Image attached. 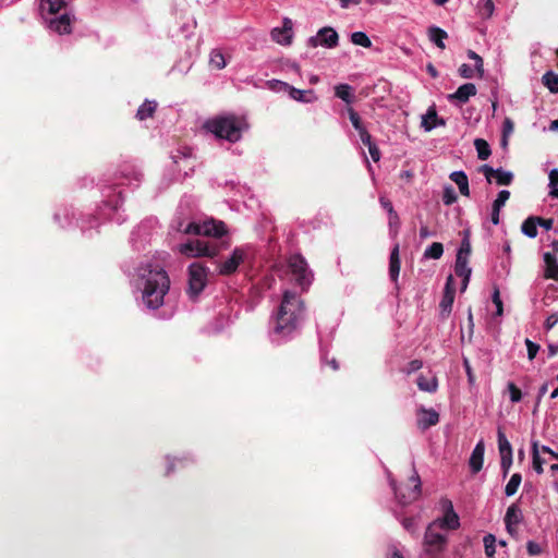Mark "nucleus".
<instances>
[{
	"instance_id": "43",
	"label": "nucleus",
	"mask_w": 558,
	"mask_h": 558,
	"mask_svg": "<svg viewBox=\"0 0 558 558\" xmlns=\"http://www.w3.org/2000/svg\"><path fill=\"white\" fill-rule=\"evenodd\" d=\"M507 388H508V391H509L510 401L512 403L520 402L521 399H522L521 390L511 381L508 383Z\"/></svg>"
},
{
	"instance_id": "19",
	"label": "nucleus",
	"mask_w": 558,
	"mask_h": 558,
	"mask_svg": "<svg viewBox=\"0 0 558 558\" xmlns=\"http://www.w3.org/2000/svg\"><path fill=\"white\" fill-rule=\"evenodd\" d=\"M439 422V414L434 409L420 408L417 410V427L426 430Z\"/></svg>"
},
{
	"instance_id": "29",
	"label": "nucleus",
	"mask_w": 558,
	"mask_h": 558,
	"mask_svg": "<svg viewBox=\"0 0 558 558\" xmlns=\"http://www.w3.org/2000/svg\"><path fill=\"white\" fill-rule=\"evenodd\" d=\"M454 272L458 277L470 280L472 269L469 267V259L457 256Z\"/></svg>"
},
{
	"instance_id": "21",
	"label": "nucleus",
	"mask_w": 558,
	"mask_h": 558,
	"mask_svg": "<svg viewBox=\"0 0 558 558\" xmlns=\"http://www.w3.org/2000/svg\"><path fill=\"white\" fill-rule=\"evenodd\" d=\"M484 452H485V444L483 440H480L475 445V447L471 453V457L469 459V466L473 474H475L482 470L483 463H484Z\"/></svg>"
},
{
	"instance_id": "61",
	"label": "nucleus",
	"mask_w": 558,
	"mask_h": 558,
	"mask_svg": "<svg viewBox=\"0 0 558 558\" xmlns=\"http://www.w3.org/2000/svg\"><path fill=\"white\" fill-rule=\"evenodd\" d=\"M537 226L543 227L546 230H550L554 226L553 219H543L541 217H536Z\"/></svg>"
},
{
	"instance_id": "56",
	"label": "nucleus",
	"mask_w": 558,
	"mask_h": 558,
	"mask_svg": "<svg viewBox=\"0 0 558 558\" xmlns=\"http://www.w3.org/2000/svg\"><path fill=\"white\" fill-rule=\"evenodd\" d=\"M463 366H464V369H465V373L468 376L469 384L473 385L475 383V376H474V373L472 371L471 364L468 359L463 360Z\"/></svg>"
},
{
	"instance_id": "54",
	"label": "nucleus",
	"mask_w": 558,
	"mask_h": 558,
	"mask_svg": "<svg viewBox=\"0 0 558 558\" xmlns=\"http://www.w3.org/2000/svg\"><path fill=\"white\" fill-rule=\"evenodd\" d=\"M545 277L548 279L558 280V263H556L549 267H546Z\"/></svg>"
},
{
	"instance_id": "32",
	"label": "nucleus",
	"mask_w": 558,
	"mask_h": 558,
	"mask_svg": "<svg viewBox=\"0 0 558 558\" xmlns=\"http://www.w3.org/2000/svg\"><path fill=\"white\" fill-rule=\"evenodd\" d=\"M521 231L524 235L530 239H534L537 236V221L536 217H529L525 219L521 226Z\"/></svg>"
},
{
	"instance_id": "44",
	"label": "nucleus",
	"mask_w": 558,
	"mask_h": 558,
	"mask_svg": "<svg viewBox=\"0 0 558 558\" xmlns=\"http://www.w3.org/2000/svg\"><path fill=\"white\" fill-rule=\"evenodd\" d=\"M468 57H469L470 59H472V60H474V61H475V70H476V72H477L478 76H480V77H482V76H483V74H484V68H483L484 65H483V59H482V57H481V56H478V54H477L475 51H473V50H469V51H468Z\"/></svg>"
},
{
	"instance_id": "40",
	"label": "nucleus",
	"mask_w": 558,
	"mask_h": 558,
	"mask_svg": "<svg viewBox=\"0 0 558 558\" xmlns=\"http://www.w3.org/2000/svg\"><path fill=\"white\" fill-rule=\"evenodd\" d=\"M458 199L457 193L451 185H447L444 187L442 192V202L445 205H452Z\"/></svg>"
},
{
	"instance_id": "28",
	"label": "nucleus",
	"mask_w": 558,
	"mask_h": 558,
	"mask_svg": "<svg viewBox=\"0 0 558 558\" xmlns=\"http://www.w3.org/2000/svg\"><path fill=\"white\" fill-rule=\"evenodd\" d=\"M417 387L422 391L435 392L438 388V380L436 376L425 377L420 375L417 377Z\"/></svg>"
},
{
	"instance_id": "25",
	"label": "nucleus",
	"mask_w": 558,
	"mask_h": 558,
	"mask_svg": "<svg viewBox=\"0 0 558 558\" xmlns=\"http://www.w3.org/2000/svg\"><path fill=\"white\" fill-rule=\"evenodd\" d=\"M65 5L64 0H40L39 10L43 16L58 13Z\"/></svg>"
},
{
	"instance_id": "41",
	"label": "nucleus",
	"mask_w": 558,
	"mask_h": 558,
	"mask_svg": "<svg viewBox=\"0 0 558 558\" xmlns=\"http://www.w3.org/2000/svg\"><path fill=\"white\" fill-rule=\"evenodd\" d=\"M470 253H471V243H470L468 233H465L464 238L462 239V242H461V245H460L457 256H461L462 258L469 259Z\"/></svg>"
},
{
	"instance_id": "8",
	"label": "nucleus",
	"mask_w": 558,
	"mask_h": 558,
	"mask_svg": "<svg viewBox=\"0 0 558 558\" xmlns=\"http://www.w3.org/2000/svg\"><path fill=\"white\" fill-rule=\"evenodd\" d=\"M269 85H270L271 89H274L276 92L288 93V95L291 99L296 100L299 102L308 104V102H313L314 100H316V96L314 94V90H312V89H308V90L299 89V88H295V87L289 85L286 82L278 81V80L269 81Z\"/></svg>"
},
{
	"instance_id": "6",
	"label": "nucleus",
	"mask_w": 558,
	"mask_h": 558,
	"mask_svg": "<svg viewBox=\"0 0 558 558\" xmlns=\"http://www.w3.org/2000/svg\"><path fill=\"white\" fill-rule=\"evenodd\" d=\"M208 269L199 263L189 266V289L191 298H196L204 290L207 283Z\"/></svg>"
},
{
	"instance_id": "38",
	"label": "nucleus",
	"mask_w": 558,
	"mask_h": 558,
	"mask_svg": "<svg viewBox=\"0 0 558 558\" xmlns=\"http://www.w3.org/2000/svg\"><path fill=\"white\" fill-rule=\"evenodd\" d=\"M348 114L353 128L359 133V135L362 134V132L367 131L364 124L362 123L360 116L353 108L348 109Z\"/></svg>"
},
{
	"instance_id": "58",
	"label": "nucleus",
	"mask_w": 558,
	"mask_h": 558,
	"mask_svg": "<svg viewBox=\"0 0 558 558\" xmlns=\"http://www.w3.org/2000/svg\"><path fill=\"white\" fill-rule=\"evenodd\" d=\"M522 477L519 473H514L505 488H518L521 484Z\"/></svg>"
},
{
	"instance_id": "14",
	"label": "nucleus",
	"mask_w": 558,
	"mask_h": 558,
	"mask_svg": "<svg viewBox=\"0 0 558 558\" xmlns=\"http://www.w3.org/2000/svg\"><path fill=\"white\" fill-rule=\"evenodd\" d=\"M497 441L500 454V464L506 473L512 464V447L501 428H498L497 430Z\"/></svg>"
},
{
	"instance_id": "22",
	"label": "nucleus",
	"mask_w": 558,
	"mask_h": 558,
	"mask_svg": "<svg viewBox=\"0 0 558 558\" xmlns=\"http://www.w3.org/2000/svg\"><path fill=\"white\" fill-rule=\"evenodd\" d=\"M48 27L62 35L71 33V19L68 14H62L59 17L49 20Z\"/></svg>"
},
{
	"instance_id": "18",
	"label": "nucleus",
	"mask_w": 558,
	"mask_h": 558,
	"mask_svg": "<svg viewBox=\"0 0 558 558\" xmlns=\"http://www.w3.org/2000/svg\"><path fill=\"white\" fill-rule=\"evenodd\" d=\"M454 301V287H453V277L449 275L446 280L444 294L441 301L439 303L440 316L442 318H447L452 310Z\"/></svg>"
},
{
	"instance_id": "42",
	"label": "nucleus",
	"mask_w": 558,
	"mask_h": 558,
	"mask_svg": "<svg viewBox=\"0 0 558 558\" xmlns=\"http://www.w3.org/2000/svg\"><path fill=\"white\" fill-rule=\"evenodd\" d=\"M509 197L510 192L508 190H501L498 193L497 198L494 201L493 206L496 207L497 210H501Z\"/></svg>"
},
{
	"instance_id": "10",
	"label": "nucleus",
	"mask_w": 558,
	"mask_h": 558,
	"mask_svg": "<svg viewBox=\"0 0 558 558\" xmlns=\"http://www.w3.org/2000/svg\"><path fill=\"white\" fill-rule=\"evenodd\" d=\"M439 508L442 512V517L436 519L433 523L441 529L457 530L460 526L459 517L453 509L452 501L442 498L439 501Z\"/></svg>"
},
{
	"instance_id": "63",
	"label": "nucleus",
	"mask_w": 558,
	"mask_h": 558,
	"mask_svg": "<svg viewBox=\"0 0 558 558\" xmlns=\"http://www.w3.org/2000/svg\"><path fill=\"white\" fill-rule=\"evenodd\" d=\"M544 262H545L546 267H549L557 263L556 256L554 254L547 252L544 254Z\"/></svg>"
},
{
	"instance_id": "37",
	"label": "nucleus",
	"mask_w": 558,
	"mask_h": 558,
	"mask_svg": "<svg viewBox=\"0 0 558 558\" xmlns=\"http://www.w3.org/2000/svg\"><path fill=\"white\" fill-rule=\"evenodd\" d=\"M352 44L356 46H361L364 48H369L372 46V41L369 37L364 32H354L351 35Z\"/></svg>"
},
{
	"instance_id": "49",
	"label": "nucleus",
	"mask_w": 558,
	"mask_h": 558,
	"mask_svg": "<svg viewBox=\"0 0 558 558\" xmlns=\"http://www.w3.org/2000/svg\"><path fill=\"white\" fill-rule=\"evenodd\" d=\"M475 69L466 63L461 64L458 70L460 76L463 78H473L475 76Z\"/></svg>"
},
{
	"instance_id": "1",
	"label": "nucleus",
	"mask_w": 558,
	"mask_h": 558,
	"mask_svg": "<svg viewBox=\"0 0 558 558\" xmlns=\"http://www.w3.org/2000/svg\"><path fill=\"white\" fill-rule=\"evenodd\" d=\"M135 286L142 291V301L149 310H157L170 288V279L156 262L142 263L136 268Z\"/></svg>"
},
{
	"instance_id": "53",
	"label": "nucleus",
	"mask_w": 558,
	"mask_h": 558,
	"mask_svg": "<svg viewBox=\"0 0 558 558\" xmlns=\"http://www.w3.org/2000/svg\"><path fill=\"white\" fill-rule=\"evenodd\" d=\"M450 179L457 184V185H460L462 183H464V181L468 180V175L465 174L464 171H453L451 174H450Z\"/></svg>"
},
{
	"instance_id": "16",
	"label": "nucleus",
	"mask_w": 558,
	"mask_h": 558,
	"mask_svg": "<svg viewBox=\"0 0 558 558\" xmlns=\"http://www.w3.org/2000/svg\"><path fill=\"white\" fill-rule=\"evenodd\" d=\"M271 38L279 45L289 46L293 38V22L289 17H283L282 27L272 28Z\"/></svg>"
},
{
	"instance_id": "47",
	"label": "nucleus",
	"mask_w": 558,
	"mask_h": 558,
	"mask_svg": "<svg viewBox=\"0 0 558 558\" xmlns=\"http://www.w3.org/2000/svg\"><path fill=\"white\" fill-rule=\"evenodd\" d=\"M379 202H380V205L383 206V208L387 210L390 218L398 220V215L393 209L392 203L384 196H381L379 198Z\"/></svg>"
},
{
	"instance_id": "36",
	"label": "nucleus",
	"mask_w": 558,
	"mask_h": 558,
	"mask_svg": "<svg viewBox=\"0 0 558 558\" xmlns=\"http://www.w3.org/2000/svg\"><path fill=\"white\" fill-rule=\"evenodd\" d=\"M543 84L554 94L558 93V74L553 71L546 72L542 77Z\"/></svg>"
},
{
	"instance_id": "64",
	"label": "nucleus",
	"mask_w": 558,
	"mask_h": 558,
	"mask_svg": "<svg viewBox=\"0 0 558 558\" xmlns=\"http://www.w3.org/2000/svg\"><path fill=\"white\" fill-rule=\"evenodd\" d=\"M558 183V169H553L549 172V185L553 186Z\"/></svg>"
},
{
	"instance_id": "33",
	"label": "nucleus",
	"mask_w": 558,
	"mask_h": 558,
	"mask_svg": "<svg viewBox=\"0 0 558 558\" xmlns=\"http://www.w3.org/2000/svg\"><path fill=\"white\" fill-rule=\"evenodd\" d=\"M335 94L347 104H350L353 100L352 87L348 84H339L336 86Z\"/></svg>"
},
{
	"instance_id": "59",
	"label": "nucleus",
	"mask_w": 558,
	"mask_h": 558,
	"mask_svg": "<svg viewBox=\"0 0 558 558\" xmlns=\"http://www.w3.org/2000/svg\"><path fill=\"white\" fill-rule=\"evenodd\" d=\"M367 148H368V151H369V155H371L372 159L375 162L379 161V159H380V151H379L378 147L376 146V144L374 143L373 145H369Z\"/></svg>"
},
{
	"instance_id": "35",
	"label": "nucleus",
	"mask_w": 558,
	"mask_h": 558,
	"mask_svg": "<svg viewBox=\"0 0 558 558\" xmlns=\"http://www.w3.org/2000/svg\"><path fill=\"white\" fill-rule=\"evenodd\" d=\"M474 146L476 148L478 159L486 160L490 156L492 150L489 144L485 140L476 138L474 141Z\"/></svg>"
},
{
	"instance_id": "60",
	"label": "nucleus",
	"mask_w": 558,
	"mask_h": 558,
	"mask_svg": "<svg viewBox=\"0 0 558 558\" xmlns=\"http://www.w3.org/2000/svg\"><path fill=\"white\" fill-rule=\"evenodd\" d=\"M558 323V315L557 314H551L549 315L546 320H545V328L547 330H550L551 328H554V326Z\"/></svg>"
},
{
	"instance_id": "24",
	"label": "nucleus",
	"mask_w": 558,
	"mask_h": 558,
	"mask_svg": "<svg viewBox=\"0 0 558 558\" xmlns=\"http://www.w3.org/2000/svg\"><path fill=\"white\" fill-rule=\"evenodd\" d=\"M400 256H399V245L397 244L391 253L389 258V276L393 282H397L399 274H400Z\"/></svg>"
},
{
	"instance_id": "50",
	"label": "nucleus",
	"mask_w": 558,
	"mask_h": 558,
	"mask_svg": "<svg viewBox=\"0 0 558 558\" xmlns=\"http://www.w3.org/2000/svg\"><path fill=\"white\" fill-rule=\"evenodd\" d=\"M193 155V150L189 147L180 148L177 150V154L172 155V159L175 163L179 162L181 158H190Z\"/></svg>"
},
{
	"instance_id": "48",
	"label": "nucleus",
	"mask_w": 558,
	"mask_h": 558,
	"mask_svg": "<svg viewBox=\"0 0 558 558\" xmlns=\"http://www.w3.org/2000/svg\"><path fill=\"white\" fill-rule=\"evenodd\" d=\"M492 300H493V303L496 305V315L497 316H502V314H504V305H502V301L500 299V294H499V290L498 289L494 290V293L492 295Z\"/></svg>"
},
{
	"instance_id": "26",
	"label": "nucleus",
	"mask_w": 558,
	"mask_h": 558,
	"mask_svg": "<svg viewBox=\"0 0 558 558\" xmlns=\"http://www.w3.org/2000/svg\"><path fill=\"white\" fill-rule=\"evenodd\" d=\"M422 490H395V497L401 506H408L420 498Z\"/></svg>"
},
{
	"instance_id": "62",
	"label": "nucleus",
	"mask_w": 558,
	"mask_h": 558,
	"mask_svg": "<svg viewBox=\"0 0 558 558\" xmlns=\"http://www.w3.org/2000/svg\"><path fill=\"white\" fill-rule=\"evenodd\" d=\"M360 138L362 141V143L365 145V146H369V145H373V141H372V136L371 134L365 131V132H362V134H360Z\"/></svg>"
},
{
	"instance_id": "31",
	"label": "nucleus",
	"mask_w": 558,
	"mask_h": 558,
	"mask_svg": "<svg viewBox=\"0 0 558 558\" xmlns=\"http://www.w3.org/2000/svg\"><path fill=\"white\" fill-rule=\"evenodd\" d=\"M523 519L522 511L519 508L517 504H512L508 507L506 515H505V523H512V524H519Z\"/></svg>"
},
{
	"instance_id": "52",
	"label": "nucleus",
	"mask_w": 558,
	"mask_h": 558,
	"mask_svg": "<svg viewBox=\"0 0 558 558\" xmlns=\"http://www.w3.org/2000/svg\"><path fill=\"white\" fill-rule=\"evenodd\" d=\"M514 124L510 118H506L502 123V135L509 137L513 133Z\"/></svg>"
},
{
	"instance_id": "15",
	"label": "nucleus",
	"mask_w": 558,
	"mask_h": 558,
	"mask_svg": "<svg viewBox=\"0 0 558 558\" xmlns=\"http://www.w3.org/2000/svg\"><path fill=\"white\" fill-rule=\"evenodd\" d=\"M477 93V88L473 83H465L458 87V89L449 94L447 99L450 104L461 107L466 104L471 97L475 96Z\"/></svg>"
},
{
	"instance_id": "12",
	"label": "nucleus",
	"mask_w": 558,
	"mask_h": 558,
	"mask_svg": "<svg viewBox=\"0 0 558 558\" xmlns=\"http://www.w3.org/2000/svg\"><path fill=\"white\" fill-rule=\"evenodd\" d=\"M248 248L235 247L232 254L218 266L220 275L228 276L236 271L238 267L247 258Z\"/></svg>"
},
{
	"instance_id": "3",
	"label": "nucleus",
	"mask_w": 558,
	"mask_h": 558,
	"mask_svg": "<svg viewBox=\"0 0 558 558\" xmlns=\"http://www.w3.org/2000/svg\"><path fill=\"white\" fill-rule=\"evenodd\" d=\"M205 126L217 137L235 143L241 140L242 132L246 128V123L243 119L230 114L208 120Z\"/></svg>"
},
{
	"instance_id": "5",
	"label": "nucleus",
	"mask_w": 558,
	"mask_h": 558,
	"mask_svg": "<svg viewBox=\"0 0 558 558\" xmlns=\"http://www.w3.org/2000/svg\"><path fill=\"white\" fill-rule=\"evenodd\" d=\"M184 233L220 238L227 233V228L222 221L210 219L203 222H190L184 229Z\"/></svg>"
},
{
	"instance_id": "4",
	"label": "nucleus",
	"mask_w": 558,
	"mask_h": 558,
	"mask_svg": "<svg viewBox=\"0 0 558 558\" xmlns=\"http://www.w3.org/2000/svg\"><path fill=\"white\" fill-rule=\"evenodd\" d=\"M178 251L187 257H213L218 254V246L206 240H191L178 246Z\"/></svg>"
},
{
	"instance_id": "13",
	"label": "nucleus",
	"mask_w": 558,
	"mask_h": 558,
	"mask_svg": "<svg viewBox=\"0 0 558 558\" xmlns=\"http://www.w3.org/2000/svg\"><path fill=\"white\" fill-rule=\"evenodd\" d=\"M480 171L485 175L488 183L495 179L498 185H510L513 181V173L501 168L494 169L488 165H483Z\"/></svg>"
},
{
	"instance_id": "30",
	"label": "nucleus",
	"mask_w": 558,
	"mask_h": 558,
	"mask_svg": "<svg viewBox=\"0 0 558 558\" xmlns=\"http://www.w3.org/2000/svg\"><path fill=\"white\" fill-rule=\"evenodd\" d=\"M157 102L154 100L144 101L137 109L136 118L141 121L150 118L156 111Z\"/></svg>"
},
{
	"instance_id": "9",
	"label": "nucleus",
	"mask_w": 558,
	"mask_h": 558,
	"mask_svg": "<svg viewBox=\"0 0 558 558\" xmlns=\"http://www.w3.org/2000/svg\"><path fill=\"white\" fill-rule=\"evenodd\" d=\"M288 264L298 284L303 288L308 287L313 275L308 270L306 260L301 255H292Z\"/></svg>"
},
{
	"instance_id": "46",
	"label": "nucleus",
	"mask_w": 558,
	"mask_h": 558,
	"mask_svg": "<svg viewBox=\"0 0 558 558\" xmlns=\"http://www.w3.org/2000/svg\"><path fill=\"white\" fill-rule=\"evenodd\" d=\"M480 5V10L483 15H486L487 17L493 15L495 10L493 0H481Z\"/></svg>"
},
{
	"instance_id": "23",
	"label": "nucleus",
	"mask_w": 558,
	"mask_h": 558,
	"mask_svg": "<svg viewBox=\"0 0 558 558\" xmlns=\"http://www.w3.org/2000/svg\"><path fill=\"white\" fill-rule=\"evenodd\" d=\"M428 39L434 43L438 48L445 49V39L448 38V34L445 29L438 26H430L427 29Z\"/></svg>"
},
{
	"instance_id": "57",
	"label": "nucleus",
	"mask_w": 558,
	"mask_h": 558,
	"mask_svg": "<svg viewBox=\"0 0 558 558\" xmlns=\"http://www.w3.org/2000/svg\"><path fill=\"white\" fill-rule=\"evenodd\" d=\"M402 525L403 527L411 532V533H414L416 530H417V526H416V522H415V519L414 518H405L403 521H402Z\"/></svg>"
},
{
	"instance_id": "2",
	"label": "nucleus",
	"mask_w": 558,
	"mask_h": 558,
	"mask_svg": "<svg viewBox=\"0 0 558 558\" xmlns=\"http://www.w3.org/2000/svg\"><path fill=\"white\" fill-rule=\"evenodd\" d=\"M304 305L298 294L284 291L281 304L274 319L272 333L276 341H282L292 336L303 318Z\"/></svg>"
},
{
	"instance_id": "11",
	"label": "nucleus",
	"mask_w": 558,
	"mask_h": 558,
	"mask_svg": "<svg viewBox=\"0 0 558 558\" xmlns=\"http://www.w3.org/2000/svg\"><path fill=\"white\" fill-rule=\"evenodd\" d=\"M338 43V33L329 26L320 28L315 36L310 37L307 40L308 46L313 48L322 46L331 49L337 47Z\"/></svg>"
},
{
	"instance_id": "20",
	"label": "nucleus",
	"mask_w": 558,
	"mask_h": 558,
	"mask_svg": "<svg viewBox=\"0 0 558 558\" xmlns=\"http://www.w3.org/2000/svg\"><path fill=\"white\" fill-rule=\"evenodd\" d=\"M153 227L149 222H142L133 232H132V244L136 250H140L142 244L149 242L151 238Z\"/></svg>"
},
{
	"instance_id": "17",
	"label": "nucleus",
	"mask_w": 558,
	"mask_h": 558,
	"mask_svg": "<svg viewBox=\"0 0 558 558\" xmlns=\"http://www.w3.org/2000/svg\"><path fill=\"white\" fill-rule=\"evenodd\" d=\"M532 468L537 473H543V466L548 462V459L545 456H556V452L553 451L548 446H538L537 441L532 444Z\"/></svg>"
},
{
	"instance_id": "34",
	"label": "nucleus",
	"mask_w": 558,
	"mask_h": 558,
	"mask_svg": "<svg viewBox=\"0 0 558 558\" xmlns=\"http://www.w3.org/2000/svg\"><path fill=\"white\" fill-rule=\"evenodd\" d=\"M444 254V246L439 242H434L424 251V258L439 259Z\"/></svg>"
},
{
	"instance_id": "7",
	"label": "nucleus",
	"mask_w": 558,
	"mask_h": 558,
	"mask_svg": "<svg viewBox=\"0 0 558 558\" xmlns=\"http://www.w3.org/2000/svg\"><path fill=\"white\" fill-rule=\"evenodd\" d=\"M435 527L438 526L430 523L424 535L425 553L429 558H438V555L442 551L447 542L446 536L436 532Z\"/></svg>"
},
{
	"instance_id": "45",
	"label": "nucleus",
	"mask_w": 558,
	"mask_h": 558,
	"mask_svg": "<svg viewBox=\"0 0 558 558\" xmlns=\"http://www.w3.org/2000/svg\"><path fill=\"white\" fill-rule=\"evenodd\" d=\"M524 343H525L526 350H527V359L530 361H533L536 357L541 347H539V344L533 342L529 338L525 339Z\"/></svg>"
},
{
	"instance_id": "55",
	"label": "nucleus",
	"mask_w": 558,
	"mask_h": 558,
	"mask_svg": "<svg viewBox=\"0 0 558 558\" xmlns=\"http://www.w3.org/2000/svg\"><path fill=\"white\" fill-rule=\"evenodd\" d=\"M526 550H527L530 556H536V555H539L542 553L541 546L537 543L533 542V541H529L527 542Z\"/></svg>"
},
{
	"instance_id": "51",
	"label": "nucleus",
	"mask_w": 558,
	"mask_h": 558,
	"mask_svg": "<svg viewBox=\"0 0 558 558\" xmlns=\"http://www.w3.org/2000/svg\"><path fill=\"white\" fill-rule=\"evenodd\" d=\"M422 366H423V362L421 360H412L404 367V372L407 374H412V373L417 372L418 369H421Z\"/></svg>"
},
{
	"instance_id": "27",
	"label": "nucleus",
	"mask_w": 558,
	"mask_h": 558,
	"mask_svg": "<svg viewBox=\"0 0 558 558\" xmlns=\"http://www.w3.org/2000/svg\"><path fill=\"white\" fill-rule=\"evenodd\" d=\"M208 62H209V65L213 68V69H216V70H222L227 66L228 62H227V59L225 57V54L222 53V51L218 48H215L213 49L210 52H209V59H208Z\"/></svg>"
},
{
	"instance_id": "39",
	"label": "nucleus",
	"mask_w": 558,
	"mask_h": 558,
	"mask_svg": "<svg viewBox=\"0 0 558 558\" xmlns=\"http://www.w3.org/2000/svg\"><path fill=\"white\" fill-rule=\"evenodd\" d=\"M484 547H485V554L488 558L495 557V546H496V537L493 534H487L484 536Z\"/></svg>"
}]
</instances>
